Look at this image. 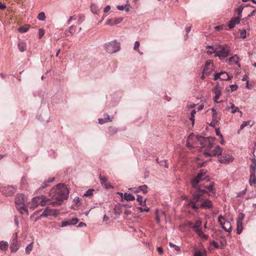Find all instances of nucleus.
<instances>
[{
    "mask_svg": "<svg viewBox=\"0 0 256 256\" xmlns=\"http://www.w3.org/2000/svg\"><path fill=\"white\" fill-rule=\"evenodd\" d=\"M230 52V47L226 44H224L216 46L214 52L215 54V56L218 57L220 60H224L228 56Z\"/></svg>",
    "mask_w": 256,
    "mask_h": 256,
    "instance_id": "obj_5",
    "label": "nucleus"
},
{
    "mask_svg": "<svg viewBox=\"0 0 256 256\" xmlns=\"http://www.w3.org/2000/svg\"><path fill=\"white\" fill-rule=\"evenodd\" d=\"M76 26L72 25L70 26L69 30H66L64 32L66 34H67L68 32H70L71 34H73L76 31Z\"/></svg>",
    "mask_w": 256,
    "mask_h": 256,
    "instance_id": "obj_37",
    "label": "nucleus"
},
{
    "mask_svg": "<svg viewBox=\"0 0 256 256\" xmlns=\"http://www.w3.org/2000/svg\"><path fill=\"white\" fill-rule=\"evenodd\" d=\"M90 10L93 14H97L99 8L96 4H92L90 6Z\"/></svg>",
    "mask_w": 256,
    "mask_h": 256,
    "instance_id": "obj_34",
    "label": "nucleus"
},
{
    "mask_svg": "<svg viewBox=\"0 0 256 256\" xmlns=\"http://www.w3.org/2000/svg\"><path fill=\"white\" fill-rule=\"evenodd\" d=\"M140 45V44L139 42L136 41L135 42H134V50L138 51L140 54H142V52H140V50L138 49Z\"/></svg>",
    "mask_w": 256,
    "mask_h": 256,
    "instance_id": "obj_47",
    "label": "nucleus"
},
{
    "mask_svg": "<svg viewBox=\"0 0 256 256\" xmlns=\"http://www.w3.org/2000/svg\"><path fill=\"white\" fill-rule=\"evenodd\" d=\"M105 50L109 54H114L120 50V43L116 40H112L104 44Z\"/></svg>",
    "mask_w": 256,
    "mask_h": 256,
    "instance_id": "obj_8",
    "label": "nucleus"
},
{
    "mask_svg": "<svg viewBox=\"0 0 256 256\" xmlns=\"http://www.w3.org/2000/svg\"><path fill=\"white\" fill-rule=\"evenodd\" d=\"M218 222L220 224L224 231L230 232L232 230V227L229 221L226 220L224 216L220 215L218 217Z\"/></svg>",
    "mask_w": 256,
    "mask_h": 256,
    "instance_id": "obj_10",
    "label": "nucleus"
},
{
    "mask_svg": "<svg viewBox=\"0 0 256 256\" xmlns=\"http://www.w3.org/2000/svg\"><path fill=\"white\" fill-rule=\"evenodd\" d=\"M156 220L158 223H160V218L162 216L165 217L166 214L164 212L156 210Z\"/></svg>",
    "mask_w": 256,
    "mask_h": 256,
    "instance_id": "obj_24",
    "label": "nucleus"
},
{
    "mask_svg": "<svg viewBox=\"0 0 256 256\" xmlns=\"http://www.w3.org/2000/svg\"><path fill=\"white\" fill-rule=\"evenodd\" d=\"M202 224V221L198 219L196 220L194 224H192V222H189L188 223V226L190 227L194 231L196 234L200 237L201 238H203L204 240H207L208 238V236L207 234H205L202 230V228H201Z\"/></svg>",
    "mask_w": 256,
    "mask_h": 256,
    "instance_id": "obj_6",
    "label": "nucleus"
},
{
    "mask_svg": "<svg viewBox=\"0 0 256 256\" xmlns=\"http://www.w3.org/2000/svg\"><path fill=\"white\" fill-rule=\"evenodd\" d=\"M104 118H98V122L100 124H102L106 122L112 121V120L110 119V116L108 114H104Z\"/></svg>",
    "mask_w": 256,
    "mask_h": 256,
    "instance_id": "obj_22",
    "label": "nucleus"
},
{
    "mask_svg": "<svg viewBox=\"0 0 256 256\" xmlns=\"http://www.w3.org/2000/svg\"><path fill=\"white\" fill-rule=\"evenodd\" d=\"M240 58L236 54L233 56L230 57V58L226 60V62L230 65H232L234 64H236L238 65L239 67L240 66V64L239 63Z\"/></svg>",
    "mask_w": 256,
    "mask_h": 256,
    "instance_id": "obj_19",
    "label": "nucleus"
},
{
    "mask_svg": "<svg viewBox=\"0 0 256 256\" xmlns=\"http://www.w3.org/2000/svg\"><path fill=\"white\" fill-rule=\"evenodd\" d=\"M17 240H18V233L16 232L13 235L12 238L11 246L10 247V251L12 252H15L18 249V246L17 244Z\"/></svg>",
    "mask_w": 256,
    "mask_h": 256,
    "instance_id": "obj_15",
    "label": "nucleus"
},
{
    "mask_svg": "<svg viewBox=\"0 0 256 256\" xmlns=\"http://www.w3.org/2000/svg\"><path fill=\"white\" fill-rule=\"evenodd\" d=\"M94 189H88V190L86 191V192L84 194V196H91L93 194V192H94Z\"/></svg>",
    "mask_w": 256,
    "mask_h": 256,
    "instance_id": "obj_46",
    "label": "nucleus"
},
{
    "mask_svg": "<svg viewBox=\"0 0 256 256\" xmlns=\"http://www.w3.org/2000/svg\"><path fill=\"white\" fill-rule=\"evenodd\" d=\"M246 189H245L244 190H243L242 191L238 193L237 196H241L245 194L246 193Z\"/></svg>",
    "mask_w": 256,
    "mask_h": 256,
    "instance_id": "obj_62",
    "label": "nucleus"
},
{
    "mask_svg": "<svg viewBox=\"0 0 256 256\" xmlns=\"http://www.w3.org/2000/svg\"><path fill=\"white\" fill-rule=\"evenodd\" d=\"M37 18L39 20L44 21L46 19V16L44 12H40L38 14V16H37Z\"/></svg>",
    "mask_w": 256,
    "mask_h": 256,
    "instance_id": "obj_42",
    "label": "nucleus"
},
{
    "mask_svg": "<svg viewBox=\"0 0 256 256\" xmlns=\"http://www.w3.org/2000/svg\"><path fill=\"white\" fill-rule=\"evenodd\" d=\"M18 48L20 52H24L26 49V43L24 42H19L18 44Z\"/></svg>",
    "mask_w": 256,
    "mask_h": 256,
    "instance_id": "obj_38",
    "label": "nucleus"
},
{
    "mask_svg": "<svg viewBox=\"0 0 256 256\" xmlns=\"http://www.w3.org/2000/svg\"><path fill=\"white\" fill-rule=\"evenodd\" d=\"M157 250L160 254H163V253H164L163 249L161 247H158Z\"/></svg>",
    "mask_w": 256,
    "mask_h": 256,
    "instance_id": "obj_63",
    "label": "nucleus"
},
{
    "mask_svg": "<svg viewBox=\"0 0 256 256\" xmlns=\"http://www.w3.org/2000/svg\"><path fill=\"white\" fill-rule=\"evenodd\" d=\"M212 122H218L217 118V112L214 108H212Z\"/></svg>",
    "mask_w": 256,
    "mask_h": 256,
    "instance_id": "obj_27",
    "label": "nucleus"
},
{
    "mask_svg": "<svg viewBox=\"0 0 256 256\" xmlns=\"http://www.w3.org/2000/svg\"><path fill=\"white\" fill-rule=\"evenodd\" d=\"M207 172L208 171L206 170H202L195 177L192 178L190 180V184L193 188L196 189L195 191H196L198 189H200L199 188V183L201 181L204 180H206L207 181L210 180L209 176H206Z\"/></svg>",
    "mask_w": 256,
    "mask_h": 256,
    "instance_id": "obj_3",
    "label": "nucleus"
},
{
    "mask_svg": "<svg viewBox=\"0 0 256 256\" xmlns=\"http://www.w3.org/2000/svg\"><path fill=\"white\" fill-rule=\"evenodd\" d=\"M243 9L244 7L242 6H240L236 9V12L238 13L239 16H242L241 14L242 12Z\"/></svg>",
    "mask_w": 256,
    "mask_h": 256,
    "instance_id": "obj_50",
    "label": "nucleus"
},
{
    "mask_svg": "<svg viewBox=\"0 0 256 256\" xmlns=\"http://www.w3.org/2000/svg\"><path fill=\"white\" fill-rule=\"evenodd\" d=\"M230 88H231V90L232 92H233V91L236 90L238 89V86L236 84H231L230 86Z\"/></svg>",
    "mask_w": 256,
    "mask_h": 256,
    "instance_id": "obj_56",
    "label": "nucleus"
},
{
    "mask_svg": "<svg viewBox=\"0 0 256 256\" xmlns=\"http://www.w3.org/2000/svg\"><path fill=\"white\" fill-rule=\"evenodd\" d=\"M213 92L214 94V100L216 103H220L222 101H218L220 96L222 94V88L219 86H216L213 89Z\"/></svg>",
    "mask_w": 256,
    "mask_h": 256,
    "instance_id": "obj_17",
    "label": "nucleus"
},
{
    "mask_svg": "<svg viewBox=\"0 0 256 256\" xmlns=\"http://www.w3.org/2000/svg\"><path fill=\"white\" fill-rule=\"evenodd\" d=\"M18 210L22 214H28V210L26 208V204H24V206H16Z\"/></svg>",
    "mask_w": 256,
    "mask_h": 256,
    "instance_id": "obj_25",
    "label": "nucleus"
},
{
    "mask_svg": "<svg viewBox=\"0 0 256 256\" xmlns=\"http://www.w3.org/2000/svg\"><path fill=\"white\" fill-rule=\"evenodd\" d=\"M33 243L34 242H31L30 244H28L26 248V254H30L32 251L33 248Z\"/></svg>",
    "mask_w": 256,
    "mask_h": 256,
    "instance_id": "obj_40",
    "label": "nucleus"
},
{
    "mask_svg": "<svg viewBox=\"0 0 256 256\" xmlns=\"http://www.w3.org/2000/svg\"><path fill=\"white\" fill-rule=\"evenodd\" d=\"M48 216H54L56 218L58 216V212L55 210L46 208L42 213L40 216V218H46Z\"/></svg>",
    "mask_w": 256,
    "mask_h": 256,
    "instance_id": "obj_13",
    "label": "nucleus"
},
{
    "mask_svg": "<svg viewBox=\"0 0 256 256\" xmlns=\"http://www.w3.org/2000/svg\"><path fill=\"white\" fill-rule=\"evenodd\" d=\"M206 190L198 189L194 191L192 194V198L188 204V206L194 210L198 208L211 209L213 208V204L211 200L208 199H204L201 197L206 193Z\"/></svg>",
    "mask_w": 256,
    "mask_h": 256,
    "instance_id": "obj_1",
    "label": "nucleus"
},
{
    "mask_svg": "<svg viewBox=\"0 0 256 256\" xmlns=\"http://www.w3.org/2000/svg\"><path fill=\"white\" fill-rule=\"evenodd\" d=\"M122 20L123 18L122 17L110 18L107 20L106 24L110 26H114L120 23Z\"/></svg>",
    "mask_w": 256,
    "mask_h": 256,
    "instance_id": "obj_20",
    "label": "nucleus"
},
{
    "mask_svg": "<svg viewBox=\"0 0 256 256\" xmlns=\"http://www.w3.org/2000/svg\"><path fill=\"white\" fill-rule=\"evenodd\" d=\"M78 219L77 218H72V220H70V225H74L78 223Z\"/></svg>",
    "mask_w": 256,
    "mask_h": 256,
    "instance_id": "obj_49",
    "label": "nucleus"
},
{
    "mask_svg": "<svg viewBox=\"0 0 256 256\" xmlns=\"http://www.w3.org/2000/svg\"><path fill=\"white\" fill-rule=\"evenodd\" d=\"M138 209L142 212H148L150 211V208L147 206H145L144 208L142 207H138Z\"/></svg>",
    "mask_w": 256,
    "mask_h": 256,
    "instance_id": "obj_52",
    "label": "nucleus"
},
{
    "mask_svg": "<svg viewBox=\"0 0 256 256\" xmlns=\"http://www.w3.org/2000/svg\"><path fill=\"white\" fill-rule=\"evenodd\" d=\"M8 244L7 242L2 240L0 241V250L2 251H6L8 248Z\"/></svg>",
    "mask_w": 256,
    "mask_h": 256,
    "instance_id": "obj_23",
    "label": "nucleus"
},
{
    "mask_svg": "<svg viewBox=\"0 0 256 256\" xmlns=\"http://www.w3.org/2000/svg\"><path fill=\"white\" fill-rule=\"evenodd\" d=\"M110 9V6H106L104 8V12H108Z\"/></svg>",
    "mask_w": 256,
    "mask_h": 256,
    "instance_id": "obj_64",
    "label": "nucleus"
},
{
    "mask_svg": "<svg viewBox=\"0 0 256 256\" xmlns=\"http://www.w3.org/2000/svg\"><path fill=\"white\" fill-rule=\"evenodd\" d=\"M70 225L69 220H64L62 222L61 227H64Z\"/></svg>",
    "mask_w": 256,
    "mask_h": 256,
    "instance_id": "obj_54",
    "label": "nucleus"
},
{
    "mask_svg": "<svg viewBox=\"0 0 256 256\" xmlns=\"http://www.w3.org/2000/svg\"><path fill=\"white\" fill-rule=\"evenodd\" d=\"M214 183L212 182L208 186L206 187L207 191L206 190V193L207 192H212V194H215V191L214 190Z\"/></svg>",
    "mask_w": 256,
    "mask_h": 256,
    "instance_id": "obj_32",
    "label": "nucleus"
},
{
    "mask_svg": "<svg viewBox=\"0 0 256 256\" xmlns=\"http://www.w3.org/2000/svg\"><path fill=\"white\" fill-rule=\"evenodd\" d=\"M243 230L242 223H236V234H240Z\"/></svg>",
    "mask_w": 256,
    "mask_h": 256,
    "instance_id": "obj_35",
    "label": "nucleus"
},
{
    "mask_svg": "<svg viewBox=\"0 0 256 256\" xmlns=\"http://www.w3.org/2000/svg\"><path fill=\"white\" fill-rule=\"evenodd\" d=\"M160 164L162 166H164L166 168H168V165L166 164V160H162L160 162Z\"/></svg>",
    "mask_w": 256,
    "mask_h": 256,
    "instance_id": "obj_60",
    "label": "nucleus"
},
{
    "mask_svg": "<svg viewBox=\"0 0 256 256\" xmlns=\"http://www.w3.org/2000/svg\"><path fill=\"white\" fill-rule=\"evenodd\" d=\"M250 121H244L243 122V123L240 125V128L238 131V133L240 134V132L241 130H242L244 128H245L248 125L250 124Z\"/></svg>",
    "mask_w": 256,
    "mask_h": 256,
    "instance_id": "obj_41",
    "label": "nucleus"
},
{
    "mask_svg": "<svg viewBox=\"0 0 256 256\" xmlns=\"http://www.w3.org/2000/svg\"><path fill=\"white\" fill-rule=\"evenodd\" d=\"M196 140L200 142V144L202 147L206 148V150L210 151L214 146V142L215 138L212 136L203 137L200 136H196Z\"/></svg>",
    "mask_w": 256,
    "mask_h": 256,
    "instance_id": "obj_7",
    "label": "nucleus"
},
{
    "mask_svg": "<svg viewBox=\"0 0 256 256\" xmlns=\"http://www.w3.org/2000/svg\"><path fill=\"white\" fill-rule=\"evenodd\" d=\"M216 136H220V138H222L223 136L221 134L220 130L218 128L216 129Z\"/></svg>",
    "mask_w": 256,
    "mask_h": 256,
    "instance_id": "obj_57",
    "label": "nucleus"
},
{
    "mask_svg": "<svg viewBox=\"0 0 256 256\" xmlns=\"http://www.w3.org/2000/svg\"><path fill=\"white\" fill-rule=\"evenodd\" d=\"M240 18L239 17L232 18L229 22L228 27L230 29L234 27L235 25L240 22Z\"/></svg>",
    "mask_w": 256,
    "mask_h": 256,
    "instance_id": "obj_21",
    "label": "nucleus"
},
{
    "mask_svg": "<svg viewBox=\"0 0 256 256\" xmlns=\"http://www.w3.org/2000/svg\"><path fill=\"white\" fill-rule=\"evenodd\" d=\"M30 29V26L28 24H25L23 26L20 27L18 28V30L20 33H24L26 32Z\"/></svg>",
    "mask_w": 256,
    "mask_h": 256,
    "instance_id": "obj_29",
    "label": "nucleus"
},
{
    "mask_svg": "<svg viewBox=\"0 0 256 256\" xmlns=\"http://www.w3.org/2000/svg\"><path fill=\"white\" fill-rule=\"evenodd\" d=\"M136 200L140 204L144 206H146V200L145 199L144 200H143V198L142 196L138 195Z\"/></svg>",
    "mask_w": 256,
    "mask_h": 256,
    "instance_id": "obj_30",
    "label": "nucleus"
},
{
    "mask_svg": "<svg viewBox=\"0 0 256 256\" xmlns=\"http://www.w3.org/2000/svg\"><path fill=\"white\" fill-rule=\"evenodd\" d=\"M223 74L222 72H219V73H216L215 74L214 76V80H217L218 79H220V78H221V74Z\"/></svg>",
    "mask_w": 256,
    "mask_h": 256,
    "instance_id": "obj_53",
    "label": "nucleus"
},
{
    "mask_svg": "<svg viewBox=\"0 0 256 256\" xmlns=\"http://www.w3.org/2000/svg\"><path fill=\"white\" fill-rule=\"evenodd\" d=\"M232 108V113L234 114L236 112H239L242 114V112L240 111L239 108L237 106H236L234 104H232L230 106H228L226 108V110H229Z\"/></svg>",
    "mask_w": 256,
    "mask_h": 256,
    "instance_id": "obj_28",
    "label": "nucleus"
},
{
    "mask_svg": "<svg viewBox=\"0 0 256 256\" xmlns=\"http://www.w3.org/2000/svg\"><path fill=\"white\" fill-rule=\"evenodd\" d=\"M118 132V129L116 128L111 127V128H110L108 129V132L112 134H116V132Z\"/></svg>",
    "mask_w": 256,
    "mask_h": 256,
    "instance_id": "obj_48",
    "label": "nucleus"
},
{
    "mask_svg": "<svg viewBox=\"0 0 256 256\" xmlns=\"http://www.w3.org/2000/svg\"><path fill=\"white\" fill-rule=\"evenodd\" d=\"M148 186L146 185H143L140 186L138 188V190L134 191V192H137L140 191L142 192L144 194H146L148 192Z\"/></svg>",
    "mask_w": 256,
    "mask_h": 256,
    "instance_id": "obj_31",
    "label": "nucleus"
},
{
    "mask_svg": "<svg viewBox=\"0 0 256 256\" xmlns=\"http://www.w3.org/2000/svg\"><path fill=\"white\" fill-rule=\"evenodd\" d=\"M124 198L127 201L133 200H135V198L134 195L131 194H128L126 192L124 194Z\"/></svg>",
    "mask_w": 256,
    "mask_h": 256,
    "instance_id": "obj_26",
    "label": "nucleus"
},
{
    "mask_svg": "<svg viewBox=\"0 0 256 256\" xmlns=\"http://www.w3.org/2000/svg\"><path fill=\"white\" fill-rule=\"evenodd\" d=\"M50 186V184L48 182L47 180L44 182L42 184L41 188H45L47 186Z\"/></svg>",
    "mask_w": 256,
    "mask_h": 256,
    "instance_id": "obj_59",
    "label": "nucleus"
},
{
    "mask_svg": "<svg viewBox=\"0 0 256 256\" xmlns=\"http://www.w3.org/2000/svg\"><path fill=\"white\" fill-rule=\"evenodd\" d=\"M195 136L193 134H190L189 136L188 137V140H187V141H186V145L188 147V148H192L194 147L192 144H190V140Z\"/></svg>",
    "mask_w": 256,
    "mask_h": 256,
    "instance_id": "obj_39",
    "label": "nucleus"
},
{
    "mask_svg": "<svg viewBox=\"0 0 256 256\" xmlns=\"http://www.w3.org/2000/svg\"><path fill=\"white\" fill-rule=\"evenodd\" d=\"M244 216L242 213L239 214L238 218L236 219V223H242Z\"/></svg>",
    "mask_w": 256,
    "mask_h": 256,
    "instance_id": "obj_44",
    "label": "nucleus"
},
{
    "mask_svg": "<svg viewBox=\"0 0 256 256\" xmlns=\"http://www.w3.org/2000/svg\"><path fill=\"white\" fill-rule=\"evenodd\" d=\"M234 158L233 156L229 154L222 155L218 156V160L222 164H228L232 162Z\"/></svg>",
    "mask_w": 256,
    "mask_h": 256,
    "instance_id": "obj_14",
    "label": "nucleus"
},
{
    "mask_svg": "<svg viewBox=\"0 0 256 256\" xmlns=\"http://www.w3.org/2000/svg\"><path fill=\"white\" fill-rule=\"evenodd\" d=\"M252 164L250 166V178L249 183L250 186H252L256 184V160L252 158Z\"/></svg>",
    "mask_w": 256,
    "mask_h": 256,
    "instance_id": "obj_9",
    "label": "nucleus"
},
{
    "mask_svg": "<svg viewBox=\"0 0 256 256\" xmlns=\"http://www.w3.org/2000/svg\"><path fill=\"white\" fill-rule=\"evenodd\" d=\"M191 28H192L191 26H188V28H186V36H185V40H186L188 38V34L190 32V31Z\"/></svg>",
    "mask_w": 256,
    "mask_h": 256,
    "instance_id": "obj_58",
    "label": "nucleus"
},
{
    "mask_svg": "<svg viewBox=\"0 0 256 256\" xmlns=\"http://www.w3.org/2000/svg\"><path fill=\"white\" fill-rule=\"evenodd\" d=\"M39 204L44 206L46 204H51L50 200L46 198L44 196H35L30 202L28 206L30 209L34 210Z\"/></svg>",
    "mask_w": 256,
    "mask_h": 256,
    "instance_id": "obj_4",
    "label": "nucleus"
},
{
    "mask_svg": "<svg viewBox=\"0 0 256 256\" xmlns=\"http://www.w3.org/2000/svg\"><path fill=\"white\" fill-rule=\"evenodd\" d=\"M17 188L16 186H3L1 192L2 194L6 196H12L15 194Z\"/></svg>",
    "mask_w": 256,
    "mask_h": 256,
    "instance_id": "obj_11",
    "label": "nucleus"
},
{
    "mask_svg": "<svg viewBox=\"0 0 256 256\" xmlns=\"http://www.w3.org/2000/svg\"><path fill=\"white\" fill-rule=\"evenodd\" d=\"M240 38H246V30H240Z\"/></svg>",
    "mask_w": 256,
    "mask_h": 256,
    "instance_id": "obj_43",
    "label": "nucleus"
},
{
    "mask_svg": "<svg viewBox=\"0 0 256 256\" xmlns=\"http://www.w3.org/2000/svg\"><path fill=\"white\" fill-rule=\"evenodd\" d=\"M222 152V148H221L219 146L217 145L212 151L205 150L204 154L208 156H221Z\"/></svg>",
    "mask_w": 256,
    "mask_h": 256,
    "instance_id": "obj_12",
    "label": "nucleus"
},
{
    "mask_svg": "<svg viewBox=\"0 0 256 256\" xmlns=\"http://www.w3.org/2000/svg\"><path fill=\"white\" fill-rule=\"evenodd\" d=\"M212 244L216 248H219L218 244L215 241H212Z\"/></svg>",
    "mask_w": 256,
    "mask_h": 256,
    "instance_id": "obj_61",
    "label": "nucleus"
},
{
    "mask_svg": "<svg viewBox=\"0 0 256 256\" xmlns=\"http://www.w3.org/2000/svg\"><path fill=\"white\" fill-rule=\"evenodd\" d=\"M99 178L100 182V183L102 186H104L107 184L108 179L106 176H102L101 174L99 176Z\"/></svg>",
    "mask_w": 256,
    "mask_h": 256,
    "instance_id": "obj_36",
    "label": "nucleus"
},
{
    "mask_svg": "<svg viewBox=\"0 0 256 256\" xmlns=\"http://www.w3.org/2000/svg\"><path fill=\"white\" fill-rule=\"evenodd\" d=\"M213 70V62L212 60H208L206 61L203 71L204 74H206V76H208Z\"/></svg>",
    "mask_w": 256,
    "mask_h": 256,
    "instance_id": "obj_16",
    "label": "nucleus"
},
{
    "mask_svg": "<svg viewBox=\"0 0 256 256\" xmlns=\"http://www.w3.org/2000/svg\"><path fill=\"white\" fill-rule=\"evenodd\" d=\"M68 190L64 184H60L54 186L50 192L51 199L53 200L52 202L50 200L51 204L55 205L58 202L66 199L68 196Z\"/></svg>",
    "mask_w": 256,
    "mask_h": 256,
    "instance_id": "obj_2",
    "label": "nucleus"
},
{
    "mask_svg": "<svg viewBox=\"0 0 256 256\" xmlns=\"http://www.w3.org/2000/svg\"><path fill=\"white\" fill-rule=\"evenodd\" d=\"M73 202L76 206H79L80 205V200L79 197H75L73 200Z\"/></svg>",
    "mask_w": 256,
    "mask_h": 256,
    "instance_id": "obj_51",
    "label": "nucleus"
},
{
    "mask_svg": "<svg viewBox=\"0 0 256 256\" xmlns=\"http://www.w3.org/2000/svg\"><path fill=\"white\" fill-rule=\"evenodd\" d=\"M223 74H221L220 80H229L230 79V76L227 74V72H221Z\"/></svg>",
    "mask_w": 256,
    "mask_h": 256,
    "instance_id": "obj_33",
    "label": "nucleus"
},
{
    "mask_svg": "<svg viewBox=\"0 0 256 256\" xmlns=\"http://www.w3.org/2000/svg\"><path fill=\"white\" fill-rule=\"evenodd\" d=\"M169 246H170V248H173L174 250L176 252H179L180 250V248L179 246H176L171 242H169Z\"/></svg>",
    "mask_w": 256,
    "mask_h": 256,
    "instance_id": "obj_45",
    "label": "nucleus"
},
{
    "mask_svg": "<svg viewBox=\"0 0 256 256\" xmlns=\"http://www.w3.org/2000/svg\"><path fill=\"white\" fill-rule=\"evenodd\" d=\"M15 203L16 206H24L25 204L24 196L23 194H18L15 197Z\"/></svg>",
    "mask_w": 256,
    "mask_h": 256,
    "instance_id": "obj_18",
    "label": "nucleus"
},
{
    "mask_svg": "<svg viewBox=\"0 0 256 256\" xmlns=\"http://www.w3.org/2000/svg\"><path fill=\"white\" fill-rule=\"evenodd\" d=\"M44 34V31L42 28L39 29L38 30V36L39 38H41Z\"/></svg>",
    "mask_w": 256,
    "mask_h": 256,
    "instance_id": "obj_55",
    "label": "nucleus"
}]
</instances>
